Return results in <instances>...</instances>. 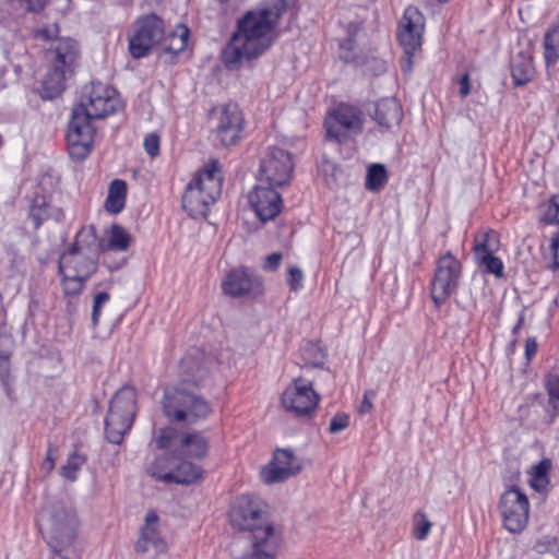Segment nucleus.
<instances>
[{
  "label": "nucleus",
  "instance_id": "obj_1",
  "mask_svg": "<svg viewBox=\"0 0 559 559\" xmlns=\"http://www.w3.org/2000/svg\"><path fill=\"white\" fill-rule=\"evenodd\" d=\"M284 12L281 1L263 3L247 11L222 51L228 70H239L245 61L260 58L277 39V25Z\"/></svg>",
  "mask_w": 559,
  "mask_h": 559
},
{
  "label": "nucleus",
  "instance_id": "obj_2",
  "mask_svg": "<svg viewBox=\"0 0 559 559\" xmlns=\"http://www.w3.org/2000/svg\"><path fill=\"white\" fill-rule=\"evenodd\" d=\"M123 107L118 92L100 82L85 85L80 103L73 108L67 131L70 156L85 159L93 146L95 127L93 121L104 119Z\"/></svg>",
  "mask_w": 559,
  "mask_h": 559
},
{
  "label": "nucleus",
  "instance_id": "obj_3",
  "mask_svg": "<svg viewBox=\"0 0 559 559\" xmlns=\"http://www.w3.org/2000/svg\"><path fill=\"white\" fill-rule=\"evenodd\" d=\"M234 527L247 532L248 548L237 559H276L280 537L266 520L264 503L249 495H242L230 511Z\"/></svg>",
  "mask_w": 559,
  "mask_h": 559
},
{
  "label": "nucleus",
  "instance_id": "obj_4",
  "mask_svg": "<svg viewBox=\"0 0 559 559\" xmlns=\"http://www.w3.org/2000/svg\"><path fill=\"white\" fill-rule=\"evenodd\" d=\"M200 381L182 379L178 384L164 390L162 411L169 423L192 426L212 414L211 403L200 393Z\"/></svg>",
  "mask_w": 559,
  "mask_h": 559
},
{
  "label": "nucleus",
  "instance_id": "obj_5",
  "mask_svg": "<svg viewBox=\"0 0 559 559\" xmlns=\"http://www.w3.org/2000/svg\"><path fill=\"white\" fill-rule=\"evenodd\" d=\"M50 69L43 80L44 97L53 98L66 88V81L79 64L80 47L72 38L56 39L49 50Z\"/></svg>",
  "mask_w": 559,
  "mask_h": 559
},
{
  "label": "nucleus",
  "instance_id": "obj_6",
  "mask_svg": "<svg viewBox=\"0 0 559 559\" xmlns=\"http://www.w3.org/2000/svg\"><path fill=\"white\" fill-rule=\"evenodd\" d=\"M39 527L52 550H64L75 538L78 519L71 503L52 502L41 510Z\"/></svg>",
  "mask_w": 559,
  "mask_h": 559
},
{
  "label": "nucleus",
  "instance_id": "obj_7",
  "mask_svg": "<svg viewBox=\"0 0 559 559\" xmlns=\"http://www.w3.org/2000/svg\"><path fill=\"white\" fill-rule=\"evenodd\" d=\"M136 414V391L132 386H122L110 400L105 418V435L114 444H120L131 429Z\"/></svg>",
  "mask_w": 559,
  "mask_h": 559
},
{
  "label": "nucleus",
  "instance_id": "obj_8",
  "mask_svg": "<svg viewBox=\"0 0 559 559\" xmlns=\"http://www.w3.org/2000/svg\"><path fill=\"white\" fill-rule=\"evenodd\" d=\"M365 124L362 110L348 103H340L324 120L326 138L338 144H345L358 136Z\"/></svg>",
  "mask_w": 559,
  "mask_h": 559
},
{
  "label": "nucleus",
  "instance_id": "obj_9",
  "mask_svg": "<svg viewBox=\"0 0 559 559\" xmlns=\"http://www.w3.org/2000/svg\"><path fill=\"white\" fill-rule=\"evenodd\" d=\"M165 26L163 20L154 13L144 14L131 24L128 37V50L134 59H142L150 55L164 37Z\"/></svg>",
  "mask_w": 559,
  "mask_h": 559
},
{
  "label": "nucleus",
  "instance_id": "obj_10",
  "mask_svg": "<svg viewBox=\"0 0 559 559\" xmlns=\"http://www.w3.org/2000/svg\"><path fill=\"white\" fill-rule=\"evenodd\" d=\"M461 276L462 264L450 251L438 259L430 282V296L437 308H440L456 292Z\"/></svg>",
  "mask_w": 559,
  "mask_h": 559
},
{
  "label": "nucleus",
  "instance_id": "obj_11",
  "mask_svg": "<svg viewBox=\"0 0 559 559\" xmlns=\"http://www.w3.org/2000/svg\"><path fill=\"white\" fill-rule=\"evenodd\" d=\"M294 163L289 152L281 147H270L260 160L258 181L283 188L290 183Z\"/></svg>",
  "mask_w": 559,
  "mask_h": 559
},
{
  "label": "nucleus",
  "instance_id": "obj_12",
  "mask_svg": "<svg viewBox=\"0 0 559 559\" xmlns=\"http://www.w3.org/2000/svg\"><path fill=\"white\" fill-rule=\"evenodd\" d=\"M504 526L511 533L522 532L528 521L530 502L524 492L518 487L506 490L499 502Z\"/></svg>",
  "mask_w": 559,
  "mask_h": 559
},
{
  "label": "nucleus",
  "instance_id": "obj_13",
  "mask_svg": "<svg viewBox=\"0 0 559 559\" xmlns=\"http://www.w3.org/2000/svg\"><path fill=\"white\" fill-rule=\"evenodd\" d=\"M320 401L319 394L313 390L312 383L298 378L286 388L282 395L283 407L296 416L311 414Z\"/></svg>",
  "mask_w": 559,
  "mask_h": 559
},
{
  "label": "nucleus",
  "instance_id": "obj_14",
  "mask_svg": "<svg viewBox=\"0 0 559 559\" xmlns=\"http://www.w3.org/2000/svg\"><path fill=\"white\" fill-rule=\"evenodd\" d=\"M425 31V16L418 8L405 9L399 24L397 39L405 53H415L421 48Z\"/></svg>",
  "mask_w": 559,
  "mask_h": 559
},
{
  "label": "nucleus",
  "instance_id": "obj_15",
  "mask_svg": "<svg viewBox=\"0 0 559 559\" xmlns=\"http://www.w3.org/2000/svg\"><path fill=\"white\" fill-rule=\"evenodd\" d=\"M278 189L258 181L249 192V204L261 222L272 221L281 213L283 199Z\"/></svg>",
  "mask_w": 559,
  "mask_h": 559
},
{
  "label": "nucleus",
  "instance_id": "obj_16",
  "mask_svg": "<svg viewBox=\"0 0 559 559\" xmlns=\"http://www.w3.org/2000/svg\"><path fill=\"white\" fill-rule=\"evenodd\" d=\"M224 292L231 297H258L263 294V282L248 267L231 270L223 281Z\"/></svg>",
  "mask_w": 559,
  "mask_h": 559
},
{
  "label": "nucleus",
  "instance_id": "obj_17",
  "mask_svg": "<svg viewBox=\"0 0 559 559\" xmlns=\"http://www.w3.org/2000/svg\"><path fill=\"white\" fill-rule=\"evenodd\" d=\"M242 112L236 104H227L221 109L215 135L224 146L236 144L241 135Z\"/></svg>",
  "mask_w": 559,
  "mask_h": 559
},
{
  "label": "nucleus",
  "instance_id": "obj_18",
  "mask_svg": "<svg viewBox=\"0 0 559 559\" xmlns=\"http://www.w3.org/2000/svg\"><path fill=\"white\" fill-rule=\"evenodd\" d=\"M300 469L301 466L296 462L293 451L280 449L274 453L269 465L263 468L261 476L265 484H274L296 475Z\"/></svg>",
  "mask_w": 559,
  "mask_h": 559
},
{
  "label": "nucleus",
  "instance_id": "obj_19",
  "mask_svg": "<svg viewBox=\"0 0 559 559\" xmlns=\"http://www.w3.org/2000/svg\"><path fill=\"white\" fill-rule=\"evenodd\" d=\"M98 267V259L91 255L67 249L60 254L59 274L81 275L90 278Z\"/></svg>",
  "mask_w": 559,
  "mask_h": 559
},
{
  "label": "nucleus",
  "instance_id": "obj_20",
  "mask_svg": "<svg viewBox=\"0 0 559 559\" xmlns=\"http://www.w3.org/2000/svg\"><path fill=\"white\" fill-rule=\"evenodd\" d=\"M157 526V513L148 511L145 515V525L141 528L140 537L135 543V550L139 554H145L150 549H154L157 554H163L167 550V544L160 537Z\"/></svg>",
  "mask_w": 559,
  "mask_h": 559
},
{
  "label": "nucleus",
  "instance_id": "obj_21",
  "mask_svg": "<svg viewBox=\"0 0 559 559\" xmlns=\"http://www.w3.org/2000/svg\"><path fill=\"white\" fill-rule=\"evenodd\" d=\"M209 449L210 442L203 432H181L176 447V457L202 460L207 455Z\"/></svg>",
  "mask_w": 559,
  "mask_h": 559
},
{
  "label": "nucleus",
  "instance_id": "obj_22",
  "mask_svg": "<svg viewBox=\"0 0 559 559\" xmlns=\"http://www.w3.org/2000/svg\"><path fill=\"white\" fill-rule=\"evenodd\" d=\"M202 191L207 200L216 201L222 192V178L218 174V163L212 162L199 171L189 182Z\"/></svg>",
  "mask_w": 559,
  "mask_h": 559
},
{
  "label": "nucleus",
  "instance_id": "obj_23",
  "mask_svg": "<svg viewBox=\"0 0 559 559\" xmlns=\"http://www.w3.org/2000/svg\"><path fill=\"white\" fill-rule=\"evenodd\" d=\"M68 248L99 260L103 252L102 238L98 237L94 225L83 226Z\"/></svg>",
  "mask_w": 559,
  "mask_h": 559
},
{
  "label": "nucleus",
  "instance_id": "obj_24",
  "mask_svg": "<svg viewBox=\"0 0 559 559\" xmlns=\"http://www.w3.org/2000/svg\"><path fill=\"white\" fill-rule=\"evenodd\" d=\"M215 202L207 200L202 191L189 183L182 197V206L193 218L205 217L209 214L210 206Z\"/></svg>",
  "mask_w": 559,
  "mask_h": 559
},
{
  "label": "nucleus",
  "instance_id": "obj_25",
  "mask_svg": "<svg viewBox=\"0 0 559 559\" xmlns=\"http://www.w3.org/2000/svg\"><path fill=\"white\" fill-rule=\"evenodd\" d=\"M374 120L386 129L397 126L402 118L403 111L396 98L389 97L380 99L374 109Z\"/></svg>",
  "mask_w": 559,
  "mask_h": 559
},
{
  "label": "nucleus",
  "instance_id": "obj_26",
  "mask_svg": "<svg viewBox=\"0 0 559 559\" xmlns=\"http://www.w3.org/2000/svg\"><path fill=\"white\" fill-rule=\"evenodd\" d=\"M28 216L33 221L34 228L38 229L45 221L49 218L61 221L64 215L61 209L50 206L46 195L36 194L29 206Z\"/></svg>",
  "mask_w": 559,
  "mask_h": 559
},
{
  "label": "nucleus",
  "instance_id": "obj_27",
  "mask_svg": "<svg viewBox=\"0 0 559 559\" xmlns=\"http://www.w3.org/2000/svg\"><path fill=\"white\" fill-rule=\"evenodd\" d=\"M535 73L534 59L530 51L518 52L511 62V75L514 86H523L532 81Z\"/></svg>",
  "mask_w": 559,
  "mask_h": 559
},
{
  "label": "nucleus",
  "instance_id": "obj_28",
  "mask_svg": "<svg viewBox=\"0 0 559 559\" xmlns=\"http://www.w3.org/2000/svg\"><path fill=\"white\" fill-rule=\"evenodd\" d=\"M13 337L8 334H0V382L2 383L9 397L12 393L10 359L13 353Z\"/></svg>",
  "mask_w": 559,
  "mask_h": 559
},
{
  "label": "nucleus",
  "instance_id": "obj_29",
  "mask_svg": "<svg viewBox=\"0 0 559 559\" xmlns=\"http://www.w3.org/2000/svg\"><path fill=\"white\" fill-rule=\"evenodd\" d=\"M203 474V469L187 460H182L173 468L171 474H164L166 478V484H180V485H189L197 481Z\"/></svg>",
  "mask_w": 559,
  "mask_h": 559
},
{
  "label": "nucleus",
  "instance_id": "obj_30",
  "mask_svg": "<svg viewBox=\"0 0 559 559\" xmlns=\"http://www.w3.org/2000/svg\"><path fill=\"white\" fill-rule=\"evenodd\" d=\"M543 49L545 66L550 68L557 64L559 61V15L544 34Z\"/></svg>",
  "mask_w": 559,
  "mask_h": 559
},
{
  "label": "nucleus",
  "instance_id": "obj_31",
  "mask_svg": "<svg viewBox=\"0 0 559 559\" xmlns=\"http://www.w3.org/2000/svg\"><path fill=\"white\" fill-rule=\"evenodd\" d=\"M105 236L106 238H102L103 252H123L128 250L131 236L122 226L112 225L106 230Z\"/></svg>",
  "mask_w": 559,
  "mask_h": 559
},
{
  "label": "nucleus",
  "instance_id": "obj_32",
  "mask_svg": "<svg viewBox=\"0 0 559 559\" xmlns=\"http://www.w3.org/2000/svg\"><path fill=\"white\" fill-rule=\"evenodd\" d=\"M543 382L548 397L546 408L548 415L547 423L551 425L559 417V374L548 373Z\"/></svg>",
  "mask_w": 559,
  "mask_h": 559
},
{
  "label": "nucleus",
  "instance_id": "obj_33",
  "mask_svg": "<svg viewBox=\"0 0 559 559\" xmlns=\"http://www.w3.org/2000/svg\"><path fill=\"white\" fill-rule=\"evenodd\" d=\"M127 183L121 179H115L110 182L108 194L105 201V209L112 214L120 213L126 204Z\"/></svg>",
  "mask_w": 559,
  "mask_h": 559
},
{
  "label": "nucleus",
  "instance_id": "obj_34",
  "mask_svg": "<svg viewBox=\"0 0 559 559\" xmlns=\"http://www.w3.org/2000/svg\"><path fill=\"white\" fill-rule=\"evenodd\" d=\"M500 248L499 236L493 230L483 231L475 235L474 238V254L475 258L496 253Z\"/></svg>",
  "mask_w": 559,
  "mask_h": 559
},
{
  "label": "nucleus",
  "instance_id": "obj_35",
  "mask_svg": "<svg viewBox=\"0 0 559 559\" xmlns=\"http://www.w3.org/2000/svg\"><path fill=\"white\" fill-rule=\"evenodd\" d=\"M551 469V461L543 459L532 467L530 485L536 491H545L549 485V472Z\"/></svg>",
  "mask_w": 559,
  "mask_h": 559
},
{
  "label": "nucleus",
  "instance_id": "obj_36",
  "mask_svg": "<svg viewBox=\"0 0 559 559\" xmlns=\"http://www.w3.org/2000/svg\"><path fill=\"white\" fill-rule=\"evenodd\" d=\"M87 457L75 449L67 459V462L61 466L60 474L62 477L70 481H75L78 478V472L86 463Z\"/></svg>",
  "mask_w": 559,
  "mask_h": 559
},
{
  "label": "nucleus",
  "instance_id": "obj_37",
  "mask_svg": "<svg viewBox=\"0 0 559 559\" xmlns=\"http://www.w3.org/2000/svg\"><path fill=\"white\" fill-rule=\"evenodd\" d=\"M388 180L386 169L381 164H373L368 168L366 188L370 191H379Z\"/></svg>",
  "mask_w": 559,
  "mask_h": 559
},
{
  "label": "nucleus",
  "instance_id": "obj_38",
  "mask_svg": "<svg viewBox=\"0 0 559 559\" xmlns=\"http://www.w3.org/2000/svg\"><path fill=\"white\" fill-rule=\"evenodd\" d=\"M478 267L488 274H493L500 278L503 276L504 265L500 258L496 257L495 253L485 254L475 258Z\"/></svg>",
  "mask_w": 559,
  "mask_h": 559
},
{
  "label": "nucleus",
  "instance_id": "obj_39",
  "mask_svg": "<svg viewBox=\"0 0 559 559\" xmlns=\"http://www.w3.org/2000/svg\"><path fill=\"white\" fill-rule=\"evenodd\" d=\"M181 432L173 427H165L159 430L158 436L155 438L156 447L159 450H171L176 457V447Z\"/></svg>",
  "mask_w": 559,
  "mask_h": 559
},
{
  "label": "nucleus",
  "instance_id": "obj_40",
  "mask_svg": "<svg viewBox=\"0 0 559 559\" xmlns=\"http://www.w3.org/2000/svg\"><path fill=\"white\" fill-rule=\"evenodd\" d=\"M175 467L174 459L168 455H163L157 457L148 467V473L152 477L166 483V478L164 474H171L173 468Z\"/></svg>",
  "mask_w": 559,
  "mask_h": 559
},
{
  "label": "nucleus",
  "instance_id": "obj_41",
  "mask_svg": "<svg viewBox=\"0 0 559 559\" xmlns=\"http://www.w3.org/2000/svg\"><path fill=\"white\" fill-rule=\"evenodd\" d=\"M540 209V222L547 225H559V194L545 202Z\"/></svg>",
  "mask_w": 559,
  "mask_h": 559
},
{
  "label": "nucleus",
  "instance_id": "obj_42",
  "mask_svg": "<svg viewBox=\"0 0 559 559\" xmlns=\"http://www.w3.org/2000/svg\"><path fill=\"white\" fill-rule=\"evenodd\" d=\"M62 276L61 285L63 293L66 295H72L76 296L79 295L84 285L85 282L88 280L87 277L81 276V275H69V274H60Z\"/></svg>",
  "mask_w": 559,
  "mask_h": 559
},
{
  "label": "nucleus",
  "instance_id": "obj_43",
  "mask_svg": "<svg viewBox=\"0 0 559 559\" xmlns=\"http://www.w3.org/2000/svg\"><path fill=\"white\" fill-rule=\"evenodd\" d=\"M432 527V523L423 511H417L414 515L413 535L418 540H425Z\"/></svg>",
  "mask_w": 559,
  "mask_h": 559
},
{
  "label": "nucleus",
  "instance_id": "obj_44",
  "mask_svg": "<svg viewBox=\"0 0 559 559\" xmlns=\"http://www.w3.org/2000/svg\"><path fill=\"white\" fill-rule=\"evenodd\" d=\"M305 275L300 267L289 265L286 282L292 292H299L304 287Z\"/></svg>",
  "mask_w": 559,
  "mask_h": 559
},
{
  "label": "nucleus",
  "instance_id": "obj_45",
  "mask_svg": "<svg viewBox=\"0 0 559 559\" xmlns=\"http://www.w3.org/2000/svg\"><path fill=\"white\" fill-rule=\"evenodd\" d=\"M189 31L188 28L181 29L180 34H174L171 36V44L164 48V52H170L177 55L178 52L186 49L188 45Z\"/></svg>",
  "mask_w": 559,
  "mask_h": 559
},
{
  "label": "nucleus",
  "instance_id": "obj_46",
  "mask_svg": "<svg viewBox=\"0 0 559 559\" xmlns=\"http://www.w3.org/2000/svg\"><path fill=\"white\" fill-rule=\"evenodd\" d=\"M109 299H110V296L107 292L98 293L94 297L93 309H92V323H93L94 328L97 326V324L99 323L102 308L109 301Z\"/></svg>",
  "mask_w": 559,
  "mask_h": 559
},
{
  "label": "nucleus",
  "instance_id": "obj_47",
  "mask_svg": "<svg viewBox=\"0 0 559 559\" xmlns=\"http://www.w3.org/2000/svg\"><path fill=\"white\" fill-rule=\"evenodd\" d=\"M349 426V416L345 413L334 415L329 425L330 433H338Z\"/></svg>",
  "mask_w": 559,
  "mask_h": 559
},
{
  "label": "nucleus",
  "instance_id": "obj_48",
  "mask_svg": "<svg viewBox=\"0 0 559 559\" xmlns=\"http://www.w3.org/2000/svg\"><path fill=\"white\" fill-rule=\"evenodd\" d=\"M159 136L152 132L144 138V150L152 158L159 154Z\"/></svg>",
  "mask_w": 559,
  "mask_h": 559
},
{
  "label": "nucleus",
  "instance_id": "obj_49",
  "mask_svg": "<svg viewBox=\"0 0 559 559\" xmlns=\"http://www.w3.org/2000/svg\"><path fill=\"white\" fill-rule=\"evenodd\" d=\"M549 251L552 260V263L549 267L552 271H559V233L555 234L550 238Z\"/></svg>",
  "mask_w": 559,
  "mask_h": 559
},
{
  "label": "nucleus",
  "instance_id": "obj_50",
  "mask_svg": "<svg viewBox=\"0 0 559 559\" xmlns=\"http://www.w3.org/2000/svg\"><path fill=\"white\" fill-rule=\"evenodd\" d=\"M556 547H557V539L549 537V536L538 539L534 545V549L538 554L552 551Z\"/></svg>",
  "mask_w": 559,
  "mask_h": 559
},
{
  "label": "nucleus",
  "instance_id": "obj_51",
  "mask_svg": "<svg viewBox=\"0 0 559 559\" xmlns=\"http://www.w3.org/2000/svg\"><path fill=\"white\" fill-rule=\"evenodd\" d=\"M282 259H283V254L280 252H274V253L269 254L264 259V262L262 265L263 270L269 271V272H275L280 267Z\"/></svg>",
  "mask_w": 559,
  "mask_h": 559
},
{
  "label": "nucleus",
  "instance_id": "obj_52",
  "mask_svg": "<svg viewBox=\"0 0 559 559\" xmlns=\"http://www.w3.org/2000/svg\"><path fill=\"white\" fill-rule=\"evenodd\" d=\"M55 463H56V448L53 445H49L41 467H43V469H45L46 472L49 473L53 469Z\"/></svg>",
  "mask_w": 559,
  "mask_h": 559
},
{
  "label": "nucleus",
  "instance_id": "obj_53",
  "mask_svg": "<svg viewBox=\"0 0 559 559\" xmlns=\"http://www.w3.org/2000/svg\"><path fill=\"white\" fill-rule=\"evenodd\" d=\"M376 396V392L373 390H368L364 394V400L359 406V413L360 414H367L372 409V402L371 400Z\"/></svg>",
  "mask_w": 559,
  "mask_h": 559
},
{
  "label": "nucleus",
  "instance_id": "obj_54",
  "mask_svg": "<svg viewBox=\"0 0 559 559\" xmlns=\"http://www.w3.org/2000/svg\"><path fill=\"white\" fill-rule=\"evenodd\" d=\"M537 342L535 337H530L525 342V358L531 361L537 353Z\"/></svg>",
  "mask_w": 559,
  "mask_h": 559
},
{
  "label": "nucleus",
  "instance_id": "obj_55",
  "mask_svg": "<svg viewBox=\"0 0 559 559\" xmlns=\"http://www.w3.org/2000/svg\"><path fill=\"white\" fill-rule=\"evenodd\" d=\"M459 84H460V91H459L460 96H461L462 98H465V97L471 93V81H469V75H468V73H465V74L461 78V80H460Z\"/></svg>",
  "mask_w": 559,
  "mask_h": 559
},
{
  "label": "nucleus",
  "instance_id": "obj_56",
  "mask_svg": "<svg viewBox=\"0 0 559 559\" xmlns=\"http://www.w3.org/2000/svg\"><path fill=\"white\" fill-rule=\"evenodd\" d=\"M524 322H525V311L522 310L520 313H519V318H518V321L515 323V325L513 326L512 329V335L518 337L519 334H520V331L521 329L523 328L524 325Z\"/></svg>",
  "mask_w": 559,
  "mask_h": 559
},
{
  "label": "nucleus",
  "instance_id": "obj_57",
  "mask_svg": "<svg viewBox=\"0 0 559 559\" xmlns=\"http://www.w3.org/2000/svg\"><path fill=\"white\" fill-rule=\"evenodd\" d=\"M414 53H405V57L402 60V67L405 72H411L412 66H413V58Z\"/></svg>",
  "mask_w": 559,
  "mask_h": 559
},
{
  "label": "nucleus",
  "instance_id": "obj_58",
  "mask_svg": "<svg viewBox=\"0 0 559 559\" xmlns=\"http://www.w3.org/2000/svg\"><path fill=\"white\" fill-rule=\"evenodd\" d=\"M516 343H518V337L513 336L510 344L508 345V350L513 353L515 350Z\"/></svg>",
  "mask_w": 559,
  "mask_h": 559
},
{
  "label": "nucleus",
  "instance_id": "obj_59",
  "mask_svg": "<svg viewBox=\"0 0 559 559\" xmlns=\"http://www.w3.org/2000/svg\"><path fill=\"white\" fill-rule=\"evenodd\" d=\"M63 550H53L52 556L50 559H67L66 556L62 555Z\"/></svg>",
  "mask_w": 559,
  "mask_h": 559
},
{
  "label": "nucleus",
  "instance_id": "obj_60",
  "mask_svg": "<svg viewBox=\"0 0 559 559\" xmlns=\"http://www.w3.org/2000/svg\"><path fill=\"white\" fill-rule=\"evenodd\" d=\"M342 47H345V44H343V45H342ZM346 47H347V48H352V40H350V39H348V40L346 41Z\"/></svg>",
  "mask_w": 559,
  "mask_h": 559
},
{
  "label": "nucleus",
  "instance_id": "obj_61",
  "mask_svg": "<svg viewBox=\"0 0 559 559\" xmlns=\"http://www.w3.org/2000/svg\"><path fill=\"white\" fill-rule=\"evenodd\" d=\"M3 144V139L2 136L0 135V146Z\"/></svg>",
  "mask_w": 559,
  "mask_h": 559
},
{
  "label": "nucleus",
  "instance_id": "obj_62",
  "mask_svg": "<svg viewBox=\"0 0 559 559\" xmlns=\"http://www.w3.org/2000/svg\"><path fill=\"white\" fill-rule=\"evenodd\" d=\"M219 2L224 3V2H227L228 0H218Z\"/></svg>",
  "mask_w": 559,
  "mask_h": 559
},
{
  "label": "nucleus",
  "instance_id": "obj_63",
  "mask_svg": "<svg viewBox=\"0 0 559 559\" xmlns=\"http://www.w3.org/2000/svg\"><path fill=\"white\" fill-rule=\"evenodd\" d=\"M439 2H448L449 0H438Z\"/></svg>",
  "mask_w": 559,
  "mask_h": 559
}]
</instances>
